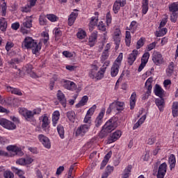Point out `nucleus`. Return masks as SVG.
<instances>
[{
    "label": "nucleus",
    "instance_id": "8fccbe9b",
    "mask_svg": "<svg viewBox=\"0 0 178 178\" xmlns=\"http://www.w3.org/2000/svg\"><path fill=\"white\" fill-rule=\"evenodd\" d=\"M46 17L48 19V20H49V22H51L52 23H55V22H58V20H59V17L54 14H47Z\"/></svg>",
    "mask_w": 178,
    "mask_h": 178
},
{
    "label": "nucleus",
    "instance_id": "13d9d810",
    "mask_svg": "<svg viewBox=\"0 0 178 178\" xmlns=\"http://www.w3.org/2000/svg\"><path fill=\"white\" fill-rule=\"evenodd\" d=\"M96 109H97V105L94 104L92 107L89 108V111H87L86 115H89V116H92Z\"/></svg>",
    "mask_w": 178,
    "mask_h": 178
},
{
    "label": "nucleus",
    "instance_id": "0eeeda50",
    "mask_svg": "<svg viewBox=\"0 0 178 178\" xmlns=\"http://www.w3.org/2000/svg\"><path fill=\"white\" fill-rule=\"evenodd\" d=\"M0 125L8 130H15L16 129V124L15 123L5 118L0 119Z\"/></svg>",
    "mask_w": 178,
    "mask_h": 178
},
{
    "label": "nucleus",
    "instance_id": "7ed1b4c3",
    "mask_svg": "<svg viewBox=\"0 0 178 178\" xmlns=\"http://www.w3.org/2000/svg\"><path fill=\"white\" fill-rule=\"evenodd\" d=\"M18 111L19 115L23 116L27 122H33L34 115L41 113V108H34L33 111H30L24 107H21L19 108Z\"/></svg>",
    "mask_w": 178,
    "mask_h": 178
},
{
    "label": "nucleus",
    "instance_id": "f8f14e48",
    "mask_svg": "<svg viewBox=\"0 0 178 178\" xmlns=\"http://www.w3.org/2000/svg\"><path fill=\"white\" fill-rule=\"evenodd\" d=\"M138 55H140V51L137 49H134L131 53L129 54L127 58V63L129 65V66H131L133 63L136 62Z\"/></svg>",
    "mask_w": 178,
    "mask_h": 178
},
{
    "label": "nucleus",
    "instance_id": "c85d7f7f",
    "mask_svg": "<svg viewBox=\"0 0 178 178\" xmlns=\"http://www.w3.org/2000/svg\"><path fill=\"white\" fill-rule=\"evenodd\" d=\"M152 81H154L153 78L149 77L145 83V87L147 89V94H151V91H152Z\"/></svg>",
    "mask_w": 178,
    "mask_h": 178
},
{
    "label": "nucleus",
    "instance_id": "ea45409f",
    "mask_svg": "<svg viewBox=\"0 0 178 178\" xmlns=\"http://www.w3.org/2000/svg\"><path fill=\"white\" fill-rule=\"evenodd\" d=\"M8 27V22L5 18H0V31H6V29Z\"/></svg>",
    "mask_w": 178,
    "mask_h": 178
},
{
    "label": "nucleus",
    "instance_id": "f257e3e1",
    "mask_svg": "<svg viewBox=\"0 0 178 178\" xmlns=\"http://www.w3.org/2000/svg\"><path fill=\"white\" fill-rule=\"evenodd\" d=\"M24 49H32L33 54H37L39 51H41V42L37 44V42L31 37H26L22 42V44Z\"/></svg>",
    "mask_w": 178,
    "mask_h": 178
},
{
    "label": "nucleus",
    "instance_id": "6ab92c4d",
    "mask_svg": "<svg viewBox=\"0 0 178 178\" xmlns=\"http://www.w3.org/2000/svg\"><path fill=\"white\" fill-rule=\"evenodd\" d=\"M79 10H74L68 17V26H73L74 24V22H76V19L79 16Z\"/></svg>",
    "mask_w": 178,
    "mask_h": 178
},
{
    "label": "nucleus",
    "instance_id": "e433bc0d",
    "mask_svg": "<svg viewBox=\"0 0 178 178\" xmlns=\"http://www.w3.org/2000/svg\"><path fill=\"white\" fill-rule=\"evenodd\" d=\"M66 116L71 123L76 122V113H74V111H70L67 112Z\"/></svg>",
    "mask_w": 178,
    "mask_h": 178
},
{
    "label": "nucleus",
    "instance_id": "a19ab883",
    "mask_svg": "<svg viewBox=\"0 0 178 178\" xmlns=\"http://www.w3.org/2000/svg\"><path fill=\"white\" fill-rule=\"evenodd\" d=\"M137 98V94L136 92H133L130 97V108L131 109H134V106H136V102Z\"/></svg>",
    "mask_w": 178,
    "mask_h": 178
},
{
    "label": "nucleus",
    "instance_id": "2eb2a0df",
    "mask_svg": "<svg viewBox=\"0 0 178 178\" xmlns=\"http://www.w3.org/2000/svg\"><path fill=\"white\" fill-rule=\"evenodd\" d=\"M168 170V164L166 163H161L158 169L157 178H164Z\"/></svg>",
    "mask_w": 178,
    "mask_h": 178
},
{
    "label": "nucleus",
    "instance_id": "f3484780",
    "mask_svg": "<svg viewBox=\"0 0 178 178\" xmlns=\"http://www.w3.org/2000/svg\"><path fill=\"white\" fill-rule=\"evenodd\" d=\"M105 108H102L101 111L99 112V115L96 118L95 120V124L96 127H99L101 124H102L104 122V116H105Z\"/></svg>",
    "mask_w": 178,
    "mask_h": 178
},
{
    "label": "nucleus",
    "instance_id": "bf43d9fd",
    "mask_svg": "<svg viewBox=\"0 0 178 178\" xmlns=\"http://www.w3.org/2000/svg\"><path fill=\"white\" fill-rule=\"evenodd\" d=\"M97 29L101 31H106V26H105V24H104L103 22H99L97 25Z\"/></svg>",
    "mask_w": 178,
    "mask_h": 178
},
{
    "label": "nucleus",
    "instance_id": "dca6fc26",
    "mask_svg": "<svg viewBox=\"0 0 178 178\" xmlns=\"http://www.w3.org/2000/svg\"><path fill=\"white\" fill-rule=\"evenodd\" d=\"M40 119L42 120V129L44 130V131H46V133H48L49 131V118H48V115L47 114H44L42 115Z\"/></svg>",
    "mask_w": 178,
    "mask_h": 178
},
{
    "label": "nucleus",
    "instance_id": "79ce46f5",
    "mask_svg": "<svg viewBox=\"0 0 178 178\" xmlns=\"http://www.w3.org/2000/svg\"><path fill=\"white\" fill-rule=\"evenodd\" d=\"M168 8H169V10L172 13H177V12H178V1L172 3L171 4L169 5Z\"/></svg>",
    "mask_w": 178,
    "mask_h": 178
},
{
    "label": "nucleus",
    "instance_id": "9d476101",
    "mask_svg": "<svg viewBox=\"0 0 178 178\" xmlns=\"http://www.w3.org/2000/svg\"><path fill=\"white\" fill-rule=\"evenodd\" d=\"M38 138L40 143L43 145L44 148H47V149H51V140H49L48 137L45 136V135L40 134L38 135Z\"/></svg>",
    "mask_w": 178,
    "mask_h": 178
},
{
    "label": "nucleus",
    "instance_id": "3c124183",
    "mask_svg": "<svg viewBox=\"0 0 178 178\" xmlns=\"http://www.w3.org/2000/svg\"><path fill=\"white\" fill-rule=\"evenodd\" d=\"M47 22L48 21L47 20V16L45 15L42 14L40 15L39 23L40 26H47Z\"/></svg>",
    "mask_w": 178,
    "mask_h": 178
},
{
    "label": "nucleus",
    "instance_id": "4be33fe9",
    "mask_svg": "<svg viewBox=\"0 0 178 178\" xmlns=\"http://www.w3.org/2000/svg\"><path fill=\"white\" fill-rule=\"evenodd\" d=\"M59 118H60V113H59V111H54L51 118L54 127H56V124H58V122H59Z\"/></svg>",
    "mask_w": 178,
    "mask_h": 178
},
{
    "label": "nucleus",
    "instance_id": "9b49d317",
    "mask_svg": "<svg viewBox=\"0 0 178 178\" xmlns=\"http://www.w3.org/2000/svg\"><path fill=\"white\" fill-rule=\"evenodd\" d=\"M33 162H34V159L30 156L19 159L16 161L17 165H21V166H27V165H31Z\"/></svg>",
    "mask_w": 178,
    "mask_h": 178
},
{
    "label": "nucleus",
    "instance_id": "6e6d98bb",
    "mask_svg": "<svg viewBox=\"0 0 178 178\" xmlns=\"http://www.w3.org/2000/svg\"><path fill=\"white\" fill-rule=\"evenodd\" d=\"M109 58V51H103L100 57L101 62H105Z\"/></svg>",
    "mask_w": 178,
    "mask_h": 178
},
{
    "label": "nucleus",
    "instance_id": "473e14b6",
    "mask_svg": "<svg viewBox=\"0 0 178 178\" xmlns=\"http://www.w3.org/2000/svg\"><path fill=\"white\" fill-rule=\"evenodd\" d=\"M163 92H165V90H163V89L161 87V86L156 84L154 88L155 95L161 98L163 97Z\"/></svg>",
    "mask_w": 178,
    "mask_h": 178
},
{
    "label": "nucleus",
    "instance_id": "de8ad7c7",
    "mask_svg": "<svg viewBox=\"0 0 178 178\" xmlns=\"http://www.w3.org/2000/svg\"><path fill=\"white\" fill-rule=\"evenodd\" d=\"M11 170H13V172H14V173H15V175H17V176H19V178L24 177V176H23V175H24V171H23L22 170H19L16 167H12Z\"/></svg>",
    "mask_w": 178,
    "mask_h": 178
},
{
    "label": "nucleus",
    "instance_id": "1a4fd4ad",
    "mask_svg": "<svg viewBox=\"0 0 178 178\" xmlns=\"http://www.w3.org/2000/svg\"><path fill=\"white\" fill-rule=\"evenodd\" d=\"M152 61L156 66H161L163 63V57L158 51H154L152 54Z\"/></svg>",
    "mask_w": 178,
    "mask_h": 178
},
{
    "label": "nucleus",
    "instance_id": "b1692460",
    "mask_svg": "<svg viewBox=\"0 0 178 178\" xmlns=\"http://www.w3.org/2000/svg\"><path fill=\"white\" fill-rule=\"evenodd\" d=\"M8 92H11V94H14V95H18L19 97H22L23 95V92L20 89L17 88H13L11 86H7Z\"/></svg>",
    "mask_w": 178,
    "mask_h": 178
},
{
    "label": "nucleus",
    "instance_id": "72a5a7b5",
    "mask_svg": "<svg viewBox=\"0 0 178 178\" xmlns=\"http://www.w3.org/2000/svg\"><path fill=\"white\" fill-rule=\"evenodd\" d=\"M175 72V63H170L168 68L166 69V74L168 77H170Z\"/></svg>",
    "mask_w": 178,
    "mask_h": 178
},
{
    "label": "nucleus",
    "instance_id": "20e7f679",
    "mask_svg": "<svg viewBox=\"0 0 178 178\" xmlns=\"http://www.w3.org/2000/svg\"><path fill=\"white\" fill-rule=\"evenodd\" d=\"M97 65H92L91 69L89 70V77L95 80H102L104 79L106 68H100Z\"/></svg>",
    "mask_w": 178,
    "mask_h": 178
},
{
    "label": "nucleus",
    "instance_id": "bb28decb",
    "mask_svg": "<svg viewBox=\"0 0 178 178\" xmlns=\"http://www.w3.org/2000/svg\"><path fill=\"white\" fill-rule=\"evenodd\" d=\"M122 137V131L117 130L114 133H113L110 136L111 143H115V141L119 140Z\"/></svg>",
    "mask_w": 178,
    "mask_h": 178
},
{
    "label": "nucleus",
    "instance_id": "7c9ffc66",
    "mask_svg": "<svg viewBox=\"0 0 178 178\" xmlns=\"http://www.w3.org/2000/svg\"><path fill=\"white\" fill-rule=\"evenodd\" d=\"M131 169H133V166L131 165L127 166L123 171L122 178L130 177V175H131Z\"/></svg>",
    "mask_w": 178,
    "mask_h": 178
},
{
    "label": "nucleus",
    "instance_id": "2f4dec72",
    "mask_svg": "<svg viewBox=\"0 0 178 178\" xmlns=\"http://www.w3.org/2000/svg\"><path fill=\"white\" fill-rule=\"evenodd\" d=\"M155 104L156 106H158L160 112H163V108L165 107V99L163 98L156 99Z\"/></svg>",
    "mask_w": 178,
    "mask_h": 178
},
{
    "label": "nucleus",
    "instance_id": "0e129e2a",
    "mask_svg": "<svg viewBox=\"0 0 178 178\" xmlns=\"http://www.w3.org/2000/svg\"><path fill=\"white\" fill-rule=\"evenodd\" d=\"M54 33L55 35L56 38L60 37L62 35V31L60 29L55 28L54 30Z\"/></svg>",
    "mask_w": 178,
    "mask_h": 178
},
{
    "label": "nucleus",
    "instance_id": "4468645a",
    "mask_svg": "<svg viewBox=\"0 0 178 178\" xmlns=\"http://www.w3.org/2000/svg\"><path fill=\"white\" fill-rule=\"evenodd\" d=\"M149 52L146 51L143 54L142 58H141V63L139 65V67L138 69V72H141L144 67H145L147 63H148V60L149 59Z\"/></svg>",
    "mask_w": 178,
    "mask_h": 178
},
{
    "label": "nucleus",
    "instance_id": "09e8293b",
    "mask_svg": "<svg viewBox=\"0 0 178 178\" xmlns=\"http://www.w3.org/2000/svg\"><path fill=\"white\" fill-rule=\"evenodd\" d=\"M57 131L59 134V136L60 138L63 139L65 138V128L62 125H58L57 127Z\"/></svg>",
    "mask_w": 178,
    "mask_h": 178
},
{
    "label": "nucleus",
    "instance_id": "6e6552de",
    "mask_svg": "<svg viewBox=\"0 0 178 178\" xmlns=\"http://www.w3.org/2000/svg\"><path fill=\"white\" fill-rule=\"evenodd\" d=\"M90 127H91V124H81L79 127L76 131V136H86V133H88V130H90Z\"/></svg>",
    "mask_w": 178,
    "mask_h": 178
},
{
    "label": "nucleus",
    "instance_id": "864d4df0",
    "mask_svg": "<svg viewBox=\"0 0 178 178\" xmlns=\"http://www.w3.org/2000/svg\"><path fill=\"white\" fill-rule=\"evenodd\" d=\"M144 44H145V38H140L136 43V49H140V48H143V47H144Z\"/></svg>",
    "mask_w": 178,
    "mask_h": 178
},
{
    "label": "nucleus",
    "instance_id": "ddd939ff",
    "mask_svg": "<svg viewBox=\"0 0 178 178\" xmlns=\"http://www.w3.org/2000/svg\"><path fill=\"white\" fill-rule=\"evenodd\" d=\"M33 65L31 64H27L23 68L24 71L29 74V76L32 77V79H40V77H41V75H37V74L34 72V70H33Z\"/></svg>",
    "mask_w": 178,
    "mask_h": 178
},
{
    "label": "nucleus",
    "instance_id": "4d7b16f0",
    "mask_svg": "<svg viewBox=\"0 0 178 178\" xmlns=\"http://www.w3.org/2000/svg\"><path fill=\"white\" fill-rule=\"evenodd\" d=\"M137 22L136 21H132L131 22V24L129 26V30H130L131 31H133V33H134V31H136V30H137Z\"/></svg>",
    "mask_w": 178,
    "mask_h": 178
},
{
    "label": "nucleus",
    "instance_id": "e2e57ef3",
    "mask_svg": "<svg viewBox=\"0 0 178 178\" xmlns=\"http://www.w3.org/2000/svg\"><path fill=\"white\" fill-rule=\"evenodd\" d=\"M3 177L5 178H13L15 175L11 171L7 170L3 173Z\"/></svg>",
    "mask_w": 178,
    "mask_h": 178
},
{
    "label": "nucleus",
    "instance_id": "5701e85b",
    "mask_svg": "<svg viewBox=\"0 0 178 178\" xmlns=\"http://www.w3.org/2000/svg\"><path fill=\"white\" fill-rule=\"evenodd\" d=\"M99 20V17H92L90 18V22H89V30L90 31H92L94 30V27L98 24V21Z\"/></svg>",
    "mask_w": 178,
    "mask_h": 178
},
{
    "label": "nucleus",
    "instance_id": "c03bdc74",
    "mask_svg": "<svg viewBox=\"0 0 178 178\" xmlns=\"http://www.w3.org/2000/svg\"><path fill=\"white\" fill-rule=\"evenodd\" d=\"M172 113L174 118H177L178 116V102H175L172 104Z\"/></svg>",
    "mask_w": 178,
    "mask_h": 178
},
{
    "label": "nucleus",
    "instance_id": "412c9836",
    "mask_svg": "<svg viewBox=\"0 0 178 178\" xmlns=\"http://www.w3.org/2000/svg\"><path fill=\"white\" fill-rule=\"evenodd\" d=\"M22 26L25 27V29H31V27H33V15L26 17Z\"/></svg>",
    "mask_w": 178,
    "mask_h": 178
},
{
    "label": "nucleus",
    "instance_id": "49530a36",
    "mask_svg": "<svg viewBox=\"0 0 178 178\" xmlns=\"http://www.w3.org/2000/svg\"><path fill=\"white\" fill-rule=\"evenodd\" d=\"M76 36L79 40H84L87 37V33L83 29H79L76 33Z\"/></svg>",
    "mask_w": 178,
    "mask_h": 178
},
{
    "label": "nucleus",
    "instance_id": "a211bd4d",
    "mask_svg": "<svg viewBox=\"0 0 178 178\" xmlns=\"http://www.w3.org/2000/svg\"><path fill=\"white\" fill-rule=\"evenodd\" d=\"M63 86L64 88L69 90L70 91H74L77 90V85H76L75 83L72 81L65 80Z\"/></svg>",
    "mask_w": 178,
    "mask_h": 178
},
{
    "label": "nucleus",
    "instance_id": "58836bf2",
    "mask_svg": "<svg viewBox=\"0 0 178 178\" xmlns=\"http://www.w3.org/2000/svg\"><path fill=\"white\" fill-rule=\"evenodd\" d=\"M41 36L42 37V38L40 40V44L41 41H43L44 44L47 45L48 44V41H49V34L47 31H43L41 33Z\"/></svg>",
    "mask_w": 178,
    "mask_h": 178
},
{
    "label": "nucleus",
    "instance_id": "f03ea898",
    "mask_svg": "<svg viewBox=\"0 0 178 178\" xmlns=\"http://www.w3.org/2000/svg\"><path fill=\"white\" fill-rule=\"evenodd\" d=\"M118 127V122L115 118H111L108 120L104 125L102 127V130L99 133V137L104 138L106 137L108 134H111Z\"/></svg>",
    "mask_w": 178,
    "mask_h": 178
},
{
    "label": "nucleus",
    "instance_id": "c756f323",
    "mask_svg": "<svg viewBox=\"0 0 178 178\" xmlns=\"http://www.w3.org/2000/svg\"><path fill=\"white\" fill-rule=\"evenodd\" d=\"M7 9L8 6H6L5 0H0V12L1 13V16H6Z\"/></svg>",
    "mask_w": 178,
    "mask_h": 178
},
{
    "label": "nucleus",
    "instance_id": "680f3d73",
    "mask_svg": "<svg viewBox=\"0 0 178 178\" xmlns=\"http://www.w3.org/2000/svg\"><path fill=\"white\" fill-rule=\"evenodd\" d=\"M106 22L107 26H110L111 23H112V15H111V13H107L106 16Z\"/></svg>",
    "mask_w": 178,
    "mask_h": 178
},
{
    "label": "nucleus",
    "instance_id": "393cba45",
    "mask_svg": "<svg viewBox=\"0 0 178 178\" xmlns=\"http://www.w3.org/2000/svg\"><path fill=\"white\" fill-rule=\"evenodd\" d=\"M97 38H98V32L94 31L89 38L88 44L90 47H94L95 44V42L97 41Z\"/></svg>",
    "mask_w": 178,
    "mask_h": 178
},
{
    "label": "nucleus",
    "instance_id": "c9c22d12",
    "mask_svg": "<svg viewBox=\"0 0 178 178\" xmlns=\"http://www.w3.org/2000/svg\"><path fill=\"white\" fill-rule=\"evenodd\" d=\"M145 119H147V115H144L143 116H142L138 121L134 125L133 127V130H137V129H138L140 127V126H141V124H143V123H144V122H145Z\"/></svg>",
    "mask_w": 178,
    "mask_h": 178
},
{
    "label": "nucleus",
    "instance_id": "f704fd0d",
    "mask_svg": "<svg viewBox=\"0 0 178 178\" xmlns=\"http://www.w3.org/2000/svg\"><path fill=\"white\" fill-rule=\"evenodd\" d=\"M6 149L8 151L15 152L16 155H17L19 152H22V148L15 145H9L6 147Z\"/></svg>",
    "mask_w": 178,
    "mask_h": 178
},
{
    "label": "nucleus",
    "instance_id": "603ef678",
    "mask_svg": "<svg viewBox=\"0 0 178 178\" xmlns=\"http://www.w3.org/2000/svg\"><path fill=\"white\" fill-rule=\"evenodd\" d=\"M142 12L143 15L148 12V0H143Z\"/></svg>",
    "mask_w": 178,
    "mask_h": 178
},
{
    "label": "nucleus",
    "instance_id": "a18cd8bd",
    "mask_svg": "<svg viewBox=\"0 0 178 178\" xmlns=\"http://www.w3.org/2000/svg\"><path fill=\"white\" fill-rule=\"evenodd\" d=\"M168 33V29L159 27V31L156 32V37H163Z\"/></svg>",
    "mask_w": 178,
    "mask_h": 178
},
{
    "label": "nucleus",
    "instance_id": "052dcab7",
    "mask_svg": "<svg viewBox=\"0 0 178 178\" xmlns=\"http://www.w3.org/2000/svg\"><path fill=\"white\" fill-rule=\"evenodd\" d=\"M117 104V111H123V106H124V102L115 101Z\"/></svg>",
    "mask_w": 178,
    "mask_h": 178
},
{
    "label": "nucleus",
    "instance_id": "5fc2aeb1",
    "mask_svg": "<svg viewBox=\"0 0 178 178\" xmlns=\"http://www.w3.org/2000/svg\"><path fill=\"white\" fill-rule=\"evenodd\" d=\"M117 110L116 101H114L113 103L110 104L108 108H107L106 113H111L112 111Z\"/></svg>",
    "mask_w": 178,
    "mask_h": 178
},
{
    "label": "nucleus",
    "instance_id": "338daca9",
    "mask_svg": "<svg viewBox=\"0 0 178 178\" xmlns=\"http://www.w3.org/2000/svg\"><path fill=\"white\" fill-rule=\"evenodd\" d=\"M14 44L12 42H7L6 44V49L8 52H9L10 49H12V48H13L14 47Z\"/></svg>",
    "mask_w": 178,
    "mask_h": 178
},
{
    "label": "nucleus",
    "instance_id": "a878e982",
    "mask_svg": "<svg viewBox=\"0 0 178 178\" xmlns=\"http://www.w3.org/2000/svg\"><path fill=\"white\" fill-rule=\"evenodd\" d=\"M126 6V4H122V2L116 0L113 6V10L114 13L115 15L119 13V11L120 10V8H123V6Z\"/></svg>",
    "mask_w": 178,
    "mask_h": 178
},
{
    "label": "nucleus",
    "instance_id": "774afa93",
    "mask_svg": "<svg viewBox=\"0 0 178 178\" xmlns=\"http://www.w3.org/2000/svg\"><path fill=\"white\" fill-rule=\"evenodd\" d=\"M155 141H156L155 137H151L147 140L146 144H147L148 145H152L153 144L155 143Z\"/></svg>",
    "mask_w": 178,
    "mask_h": 178
},
{
    "label": "nucleus",
    "instance_id": "39448f33",
    "mask_svg": "<svg viewBox=\"0 0 178 178\" xmlns=\"http://www.w3.org/2000/svg\"><path fill=\"white\" fill-rule=\"evenodd\" d=\"M122 60H123V53H120L118 58L113 62L111 68V77H116L119 74V70L122 66Z\"/></svg>",
    "mask_w": 178,
    "mask_h": 178
},
{
    "label": "nucleus",
    "instance_id": "69168bd1",
    "mask_svg": "<svg viewBox=\"0 0 178 178\" xmlns=\"http://www.w3.org/2000/svg\"><path fill=\"white\" fill-rule=\"evenodd\" d=\"M170 20L172 23H176L177 20V13H172L170 16Z\"/></svg>",
    "mask_w": 178,
    "mask_h": 178
},
{
    "label": "nucleus",
    "instance_id": "423d86ee",
    "mask_svg": "<svg viewBox=\"0 0 178 178\" xmlns=\"http://www.w3.org/2000/svg\"><path fill=\"white\" fill-rule=\"evenodd\" d=\"M113 40L115 44V49H119L120 41L122 40V31L120 29L116 28L113 33Z\"/></svg>",
    "mask_w": 178,
    "mask_h": 178
},
{
    "label": "nucleus",
    "instance_id": "37998d69",
    "mask_svg": "<svg viewBox=\"0 0 178 178\" xmlns=\"http://www.w3.org/2000/svg\"><path fill=\"white\" fill-rule=\"evenodd\" d=\"M20 63V60L19 58H13L10 61H8V65L10 67H13L14 69H16L17 67V65Z\"/></svg>",
    "mask_w": 178,
    "mask_h": 178
},
{
    "label": "nucleus",
    "instance_id": "aec40b11",
    "mask_svg": "<svg viewBox=\"0 0 178 178\" xmlns=\"http://www.w3.org/2000/svg\"><path fill=\"white\" fill-rule=\"evenodd\" d=\"M56 95H57V99L63 106V108H66L67 100H66V97H65V94H63L61 90H58Z\"/></svg>",
    "mask_w": 178,
    "mask_h": 178
},
{
    "label": "nucleus",
    "instance_id": "4c0bfd02",
    "mask_svg": "<svg viewBox=\"0 0 178 178\" xmlns=\"http://www.w3.org/2000/svg\"><path fill=\"white\" fill-rule=\"evenodd\" d=\"M87 102H88V96L85 95L81 98V101L76 104V108H81V106L86 105Z\"/></svg>",
    "mask_w": 178,
    "mask_h": 178
},
{
    "label": "nucleus",
    "instance_id": "cd10ccee",
    "mask_svg": "<svg viewBox=\"0 0 178 178\" xmlns=\"http://www.w3.org/2000/svg\"><path fill=\"white\" fill-rule=\"evenodd\" d=\"M168 163L170 165V170H172L175 169L176 166V156L175 154H170L168 157Z\"/></svg>",
    "mask_w": 178,
    "mask_h": 178
}]
</instances>
